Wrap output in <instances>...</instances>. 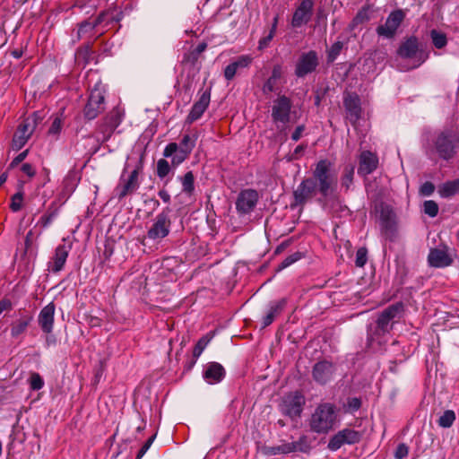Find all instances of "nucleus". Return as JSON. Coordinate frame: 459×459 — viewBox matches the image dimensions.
<instances>
[{
    "instance_id": "nucleus-52",
    "label": "nucleus",
    "mask_w": 459,
    "mask_h": 459,
    "mask_svg": "<svg viewBox=\"0 0 459 459\" xmlns=\"http://www.w3.org/2000/svg\"><path fill=\"white\" fill-rule=\"evenodd\" d=\"M62 130V119L59 117H55L49 129L48 134L57 136Z\"/></svg>"
},
{
    "instance_id": "nucleus-27",
    "label": "nucleus",
    "mask_w": 459,
    "mask_h": 459,
    "mask_svg": "<svg viewBox=\"0 0 459 459\" xmlns=\"http://www.w3.org/2000/svg\"><path fill=\"white\" fill-rule=\"evenodd\" d=\"M428 261L431 266L437 268L446 267L452 264V259L447 254V251L441 248L431 249L428 256Z\"/></svg>"
},
{
    "instance_id": "nucleus-53",
    "label": "nucleus",
    "mask_w": 459,
    "mask_h": 459,
    "mask_svg": "<svg viewBox=\"0 0 459 459\" xmlns=\"http://www.w3.org/2000/svg\"><path fill=\"white\" fill-rule=\"evenodd\" d=\"M277 81L268 78L266 82L264 83L262 91L264 94H269L271 92H274L277 90Z\"/></svg>"
},
{
    "instance_id": "nucleus-38",
    "label": "nucleus",
    "mask_w": 459,
    "mask_h": 459,
    "mask_svg": "<svg viewBox=\"0 0 459 459\" xmlns=\"http://www.w3.org/2000/svg\"><path fill=\"white\" fill-rule=\"evenodd\" d=\"M51 208L52 207H49V210L44 215H42L39 221V223L43 228H48L58 214L57 209L51 210Z\"/></svg>"
},
{
    "instance_id": "nucleus-63",
    "label": "nucleus",
    "mask_w": 459,
    "mask_h": 459,
    "mask_svg": "<svg viewBox=\"0 0 459 459\" xmlns=\"http://www.w3.org/2000/svg\"><path fill=\"white\" fill-rule=\"evenodd\" d=\"M304 130H305V126L301 125V126H297L291 134V139L295 142L299 141L301 138Z\"/></svg>"
},
{
    "instance_id": "nucleus-39",
    "label": "nucleus",
    "mask_w": 459,
    "mask_h": 459,
    "mask_svg": "<svg viewBox=\"0 0 459 459\" xmlns=\"http://www.w3.org/2000/svg\"><path fill=\"white\" fill-rule=\"evenodd\" d=\"M30 388L33 391H38L43 388L44 380L41 376L37 372H32L28 380Z\"/></svg>"
},
{
    "instance_id": "nucleus-64",
    "label": "nucleus",
    "mask_w": 459,
    "mask_h": 459,
    "mask_svg": "<svg viewBox=\"0 0 459 459\" xmlns=\"http://www.w3.org/2000/svg\"><path fill=\"white\" fill-rule=\"evenodd\" d=\"M12 308V302L8 299L0 300V314L4 311L10 310Z\"/></svg>"
},
{
    "instance_id": "nucleus-18",
    "label": "nucleus",
    "mask_w": 459,
    "mask_h": 459,
    "mask_svg": "<svg viewBox=\"0 0 459 459\" xmlns=\"http://www.w3.org/2000/svg\"><path fill=\"white\" fill-rule=\"evenodd\" d=\"M35 128L34 121L25 119L19 126L13 138V147L15 150L22 149L32 134Z\"/></svg>"
},
{
    "instance_id": "nucleus-21",
    "label": "nucleus",
    "mask_w": 459,
    "mask_h": 459,
    "mask_svg": "<svg viewBox=\"0 0 459 459\" xmlns=\"http://www.w3.org/2000/svg\"><path fill=\"white\" fill-rule=\"evenodd\" d=\"M334 368L329 361H319L313 368V378L320 385H325L331 380Z\"/></svg>"
},
{
    "instance_id": "nucleus-37",
    "label": "nucleus",
    "mask_w": 459,
    "mask_h": 459,
    "mask_svg": "<svg viewBox=\"0 0 459 459\" xmlns=\"http://www.w3.org/2000/svg\"><path fill=\"white\" fill-rule=\"evenodd\" d=\"M310 449V445L306 436H301L297 441L292 442V450L294 452L307 453Z\"/></svg>"
},
{
    "instance_id": "nucleus-9",
    "label": "nucleus",
    "mask_w": 459,
    "mask_h": 459,
    "mask_svg": "<svg viewBox=\"0 0 459 459\" xmlns=\"http://www.w3.org/2000/svg\"><path fill=\"white\" fill-rule=\"evenodd\" d=\"M405 14L403 10L398 9L391 12L387 16L385 22L377 26L376 31L379 37L390 39H393L403 21L404 20Z\"/></svg>"
},
{
    "instance_id": "nucleus-36",
    "label": "nucleus",
    "mask_w": 459,
    "mask_h": 459,
    "mask_svg": "<svg viewBox=\"0 0 459 459\" xmlns=\"http://www.w3.org/2000/svg\"><path fill=\"white\" fill-rule=\"evenodd\" d=\"M23 206V192L20 189L17 193L12 195L10 209L13 212H19Z\"/></svg>"
},
{
    "instance_id": "nucleus-51",
    "label": "nucleus",
    "mask_w": 459,
    "mask_h": 459,
    "mask_svg": "<svg viewBox=\"0 0 459 459\" xmlns=\"http://www.w3.org/2000/svg\"><path fill=\"white\" fill-rule=\"evenodd\" d=\"M344 445L343 439L342 438L340 433L338 432L333 437H331L328 443V448L331 451H337Z\"/></svg>"
},
{
    "instance_id": "nucleus-33",
    "label": "nucleus",
    "mask_w": 459,
    "mask_h": 459,
    "mask_svg": "<svg viewBox=\"0 0 459 459\" xmlns=\"http://www.w3.org/2000/svg\"><path fill=\"white\" fill-rule=\"evenodd\" d=\"M182 183V191L187 195H191L195 190V177L192 171H188L184 177H178Z\"/></svg>"
},
{
    "instance_id": "nucleus-29",
    "label": "nucleus",
    "mask_w": 459,
    "mask_h": 459,
    "mask_svg": "<svg viewBox=\"0 0 459 459\" xmlns=\"http://www.w3.org/2000/svg\"><path fill=\"white\" fill-rule=\"evenodd\" d=\"M32 317L28 315H21V316L12 323L11 336L17 338L24 333L30 324Z\"/></svg>"
},
{
    "instance_id": "nucleus-34",
    "label": "nucleus",
    "mask_w": 459,
    "mask_h": 459,
    "mask_svg": "<svg viewBox=\"0 0 459 459\" xmlns=\"http://www.w3.org/2000/svg\"><path fill=\"white\" fill-rule=\"evenodd\" d=\"M430 39L435 48L438 49L443 48L447 44L446 35L437 30L430 31Z\"/></svg>"
},
{
    "instance_id": "nucleus-10",
    "label": "nucleus",
    "mask_w": 459,
    "mask_h": 459,
    "mask_svg": "<svg viewBox=\"0 0 459 459\" xmlns=\"http://www.w3.org/2000/svg\"><path fill=\"white\" fill-rule=\"evenodd\" d=\"M319 65L318 54L315 50L302 53L295 65V75L303 78L316 71Z\"/></svg>"
},
{
    "instance_id": "nucleus-45",
    "label": "nucleus",
    "mask_w": 459,
    "mask_h": 459,
    "mask_svg": "<svg viewBox=\"0 0 459 459\" xmlns=\"http://www.w3.org/2000/svg\"><path fill=\"white\" fill-rule=\"evenodd\" d=\"M423 210L426 214L429 217H436L438 212V205L435 201L429 200L425 201L423 204Z\"/></svg>"
},
{
    "instance_id": "nucleus-55",
    "label": "nucleus",
    "mask_w": 459,
    "mask_h": 459,
    "mask_svg": "<svg viewBox=\"0 0 459 459\" xmlns=\"http://www.w3.org/2000/svg\"><path fill=\"white\" fill-rule=\"evenodd\" d=\"M409 449L408 446L405 444H400L396 447L394 456L396 459H403L408 455Z\"/></svg>"
},
{
    "instance_id": "nucleus-47",
    "label": "nucleus",
    "mask_w": 459,
    "mask_h": 459,
    "mask_svg": "<svg viewBox=\"0 0 459 459\" xmlns=\"http://www.w3.org/2000/svg\"><path fill=\"white\" fill-rule=\"evenodd\" d=\"M253 58L249 55H242L238 56L235 61H233V65L237 68V70L247 68L250 65Z\"/></svg>"
},
{
    "instance_id": "nucleus-19",
    "label": "nucleus",
    "mask_w": 459,
    "mask_h": 459,
    "mask_svg": "<svg viewBox=\"0 0 459 459\" xmlns=\"http://www.w3.org/2000/svg\"><path fill=\"white\" fill-rule=\"evenodd\" d=\"M70 250V245H58L55 250L54 255L48 263V270L53 273H57L62 271L65 264Z\"/></svg>"
},
{
    "instance_id": "nucleus-41",
    "label": "nucleus",
    "mask_w": 459,
    "mask_h": 459,
    "mask_svg": "<svg viewBox=\"0 0 459 459\" xmlns=\"http://www.w3.org/2000/svg\"><path fill=\"white\" fill-rule=\"evenodd\" d=\"M170 172V165L165 159H160L157 161V176L163 179Z\"/></svg>"
},
{
    "instance_id": "nucleus-5",
    "label": "nucleus",
    "mask_w": 459,
    "mask_h": 459,
    "mask_svg": "<svg viewBox=\"0 0 459 459\" xmlns=\"http://www.w3.org/2000/svg\"><path fill=\"white\" fill-rule=\"evenodd\" d=\"M124 114L119 108H113L104 118L101 124L99 125L96 138L99 142H107L121 124Z\"/></svg>"
},
{
    "instance_id": "nucleus-16",
    "label": "nucleus",
    "mask_w": 459,
    "mask_h": 459,
    "mask_svg": "<svg viewBox=\"0 0 459 459\" xmlns=\"http://www.w3.org/2000/svg\"><path fill=\"white\" fill-rule=\"evenodd\" d=\"M139 172L137 169H133L127 178L123 174L120 178V183L116 187L117 196L119 200L126 197L127 195L133 194L139 187L138 181Z\"/></svg>"
},
{
    "instance_id": "nucleus-7",
    "label": "nucleus",
    "mask_w": 459,
    "mask_h": 459,
    "mask_svg": "<svg viewBox=\"0 0 459 459\" xmlns=\"http://www.w3.org/2000/svg\"><path fill=\"white\" fill-rule=\"evenodd\" d=\"M105 97L103 91L97 84L91 91L84 107V117L92 120L105 108Z\"/></svg>"
},
{
    "instance_id": "nucleus-28",
    "label": "nucleus",
    "mask_w": 459,
    "mask_h": 459,
    "mask_svg": "<svg viewBox=\"0 0 459 459\" xmlns=\"http://www.w3.org/2000/svg\"><path fill=\"white\" fill-rule=\"evenodd\" d=\"M343 103L349 119L352 123L356 122L359 119L361 112L359 99L356 95L349 94L344 98Z\"/></svg>"
},
{
    "instance_id": "nucleus-20",
    "label": "nucleus",
    "mask_w": 459,
    "mask_h": 459,
    "mask_svg": "<svg viewBox=\"0 0 459 459\" xmlns=\"http://www.w3.org/2000/svg\"><path fill=\"white\" fill-rule=\"evenodd\" d=\"M359 161L358 173L362 176L371 174L378 165L377 156L369 151H363L359 154Z\"/></svg>"
},
{
    "instance_id": "nucleus-2",
    "label": "nucleus",
    "mask_w": 459,
    "mask_h": 459,
    "mask_svg": "<svg viewBox=\"0 0 459 459\" xmlns=\"http://www.w3.org/2000/svg\"><path fill=\"white\" fill-rule=\"evenodd\" d=\"M459 150V134L453 130H443L432 139L430 152L443 160L454 159Z\"/></svg>"
},
{
    "instance_id": "nucleus-44",
    "label": "nucleus",
    "mask_w": 459,
    "mask_h": 459,
    "mask_svg": "<svg viewBox=\"0 0 459 459\" xmlns=\"http://www.w3.org/2000/svg\"><path fill=\"white\" fill-rule=\"evenodd\" d=\"M99 22H100L99 20H96L94 22H89V21L82 22L79 25V28H78V31H77L78 37L81 38L87 32L91 31L98 25Z\"/></svg>"
},
{
    "instance_id": "nucleus-60",
    "label": "nucleus",
    "mask_w": 459,
    "mask_h": 459,
    "mask_svg": "<svg viewBox=\"0 0 459 459\" xmlns=\"http://www.w3.org/2000/svg\"><path fill=\"white\" fill-rule=\"evenodd\" d=\"M21 170L27 175L29 178H32L36 174V170L33 166L30 163H23L21 167Z\"/></svg>"
},
{
    "instance_id": "nucleus-62",
    "label": "nucleus",
    "mask_w": 459,
    "mask_h": 459,
    "mask_svg": "<svg viewBox=\"0 0 459 459\" xmlns=\"http://www.w3.org/2000/svg\"><path fill=\"white\" fill-rule=\"evenodd\" d=\"M264 453L267 455H282L281 446H268L265 448Z\"/></svg>"
},
{
    "instance_id": "nucleus-46",
    "label": "nucleus",
    "mask_w": 459,
    "mask_h": 459,
    "mask_svg": "<svg viewBox=\"0 0 459 459\" xmlns=\"http://www.w3.org/2000/svg\"><path fill=\"white\" fill-rule=\"evenodd\" d=\"M212 337H209L208 335L202 337L195 346L193 354L195 357L198 358L204 350L206 348L208 343L210 342Z\"/></svg>"
},
{
    "instance_id": "nucleus-17",
    "label": "nucleus",
    "mask_w": 459,
    "mask_h": 459,
    "mask_svg": "<svg viewBox=\"0 0 459 459\" xmlns=\"http://www.w3.org/2000/svg\"><path fill=\"white\" fill-rule=\"evenodd\" d=\"M258 202V193L253 189L242 190L237 199L236 208L240 213H249Z\"/></svg>"
},
{
    "instance_id": "nucleus-61",
    "label": "nucleus",
    "mask_w": 459,
    "mask_h": 459,
    "mask_svg": "<svg viewBox=\"0 0 459 459\" xmlns=\"http://www.w3.org/2000/svg\"><path fill=\"white\" fill-rule=\"evenodd\" d=\"M273 37L274 34L269 32L267 36L262 38L258 42V48L261 50L267 48Z\"/></svg>"
},
{
    "instance_id": "nucleus-57",
    "label": "nucleus",
    "mask_w": 459,
    "mask_h": 459,
    "mask_svg": "<svg viewBox=\"0 0 459 459\" xmlns=\"http://www.w3.org/2000/svg\"><path fill=\"white\" fill-rule=\"evenodd\" d=\"M155 437H156L155 435L152 436L144 443V445L142 446V448L139 450V452L137 454V456H136L137 459H141L146 454V452L149 450V448L151 447L152 444L153 443V441L155 439Z\"/></svg>"
},
{
    "instance_id": "nucleus-26",
    "label": "nucleus",
    "mask_w": 459,
    "mask_h": 459,
    "mask_svg": "<svg viewBox=\"0 0 459 459\" xmlns=\"http://www.w3.org/2000/svg\"><path fill=\"white\" fill-rule=\"evenodd\" d=\"M163 156L172 157V166L178 167L188 158L189 154L187 151L181 150L178 143H170L164 148Z\"/></svg>"
},
{
    "instance_id": "nucleus-48",
    "label": "nucleus",
    "mask_w": 459,
    "mask_h": 459,
    "mask_svg": "<svg viewBox=\"0 0 459 459\" xmlns=\"http://www.w3.org/2000/svg\"><path fill=\"white\" fill-rule=\"evenodd\" d=\"M368 261V251L365 247H360L356 252L355 264L358 267H363Z\"/></svg>"
},
{
    "instance_id": "nucleus-1",
    "label": "nucleus",
    "mask_w": 459,
    "mask_h": 459,
    "mask_svg": "<svg viewBox=\"0 0 459 459\" xmlns=\"http://www.w3.org/2000/svg\"><path fill=\"white\" fill-rule=\"evenodd\" d=\"M341 421V409L333 403L321 402L314 409L308 420V426L313 433L328 434Z\"/></svg>"
},
{
    "instance_id": "nucleus-12",
    "label": "nucleus",
    "mask_w": 459,
    "mask_h": 459,
    "mask_svg": "<svg viewBox=\"0 0 459 459\" xmlns=\"http://www.w3.org/2000/svg\"><path fill=\"white\" fill-rule=\"evenodd\" d=\"M292 107L291 100L285 95L279 96L272 107V118L275 123L282 125L290 121V109Z\"/></svg>"
},
{
    "instance_id": "nucleus-58",
    "label": "nucleus",
    "mask_w": 459,
    "mask_h": 459,
    "mask_svg": "<svg viewBox=\"0 0 459 459\" xmlns=\"http://www.w3.org/2000/svg\"><path fill=\"white\" fill-rule=\"evenodd\" d=\"M435 190V186L431 182H425L420 189V192L422 195L429 196Z\"/></svg>"
},
{
    "instance_id": "nucleus-13",
    "label": "nucleus",
    "mask_w": 459,
    "mask_h": 459,
    "mask_svg": "<svg viewBox=\"0 0 459 459\" xmlns=\"http://www.w3.org/2000/svg\"><path fill=\"white\" fill-rule=\"evenodd\" d=\"M314 10V2L312 0H302L295 9L290 24L292 28H300L309 22Z\"/></svg>"
},
{
    "instance_id": "nucleus-40",
    "label": "nucleus",
    "mask_w": 459,
    "mask_h": 459,
    "mask_svg": "<svg viewBox=\"0 0 459 459\" xmlns=\"http://www.w3.org/2000/svg\"><path fill=\"white\" fill-rule=\"evenodd\" d=\"M361 406V401L357 397H350L347 399L346 403L343 404V409L345 412L353 413L357 411Z\"/></svg>"
},
{
    "instance_id": "nucleus-8",
    "label": "nucleus",
    "mask_w": 459,
    "mask_h": 459,
    "mask_svg": "<svg viewBox=\"0 0 459 459\" xmlns=\"http://www.w3.org/2000/svg\"><path fill=\"white\" fill-rule=\"evenodd\" d=\"M397 53L403 58H415L417 64L412 66L413 68L420 66L429 56L426 52L420 49L416 37H410L403 42Z\"/></svg>"
},
{
    "instance_id": "nucleus-32",
    "label": "nucleus",
    "mask_w": 459,
    "mask_h": 459,
    "mask_svg": "<svg viewBox=\"0 0 459 459\" xmlns=\"http://www.w3.org/2000/svg\"><path fill=\"white\" fill-rule=\"evenodd\" d=\"M343 443L348 445H353L359 443L361 438V434L354 429H344L339 431Z\"/></svg>"
},
{
    "instance_id": "nucleus-14",
    "label": "nucleus",
    "mask_w": 459,
    "mask_h": 459,
    "mask_svg": "<svg viewBox=\"0 0 459 459\" xmlns=\"http://www.w3.org/2000/svg\"><path fill=\"white\" fill-rule=\"evenodd\" d=\"M379 220L382 230L387 237H393L397 230L396 214L387 204L379 206Z\"/></svg>"
},
{
    "instance_id": "nucleus-24",
    "label": "nucleus",
    "mask_w": 459,
    "mask_h": 459,
    "mask_svg": "<svg viewBox=\"0 0 459 459\" xmlns=\"http://www.w3.org/2000/svg\"><path fill=\"white\" fill-rule=\"evenodd\" d=\"M323 203V208L329 213H333L336 216H342L348 213L347 206L343 205L341 200L335 195H328L320 199Z\"/></svg>"
},
{
    "instance_id": "nucleus-4",
    "label": "nucleus",
    "mask_w": 459,
    "mask_h": 459,
    "mask_svg": "<svg viewBox=\"0 0 459 459\" xmlns=\"http://www.w3.org/2000/svg\"><path fill=\"white\" fill-rule=\"evenodd\" d=\"M171 209L166 207L152 220L147 231V238L152 241L160 242L169 236L171 228Z\"/></svg>"
},
{
    "instance_id": "nucleus-43",
    "label": "nucleus",
    "mask_w": 459,
    "mask_h": 459,
    "mask_svg": "<svg viewBox=\"0 0 459 459\" xmlns=\"http://www.w3.org/2000/svg\"><path fill=\"white\" fill-rule=\"evenodd\" d=\"M301 258V254L299 252L293 253L287 256L277 267V272H280L292 264L296 263Z\"/></svg>"
},
{
    "instance_id": "nucleus-30",
    "label": "nucleus",
    "mask_w": 459,
    "mask_h": 459,
    "mask_svg": "<svg viewBox=\"0 0 459 459\" xmlns=\"http://www.w3.org/2000/svg\"><path fill=\"white\" fill-rule=\"evenodd\" d=\"M285 305V300L281 299L277 302L271 303L266 315L262 319V328L269 326L275 317L280 314Z\"/></svg>"
},
{
    "instance_id": "nucleus-22",
    "label": "nucleus",
    "mask_w": 459,
    "mask_h": 459,
    "mask_svg": "<svg viewBox=\"0 0 459 459\" xmlns=\"http://www.w3.org/2000/svg\"><path fill=\"white\" fill-rule=\"evenodd\" d=\"M56 306L53 302L48 303L39 312L38 322L41 330L46 333L53 331Z\"/></svg>"
},
{
    "instance_id": "nucleus-25",
    "label": "nucleus",
    "mask_w": 459,
    "mask_h": 459,
    "mask_svg": "<svg viewBox=\"0 0 459 459\" xmlns=\"http://www.w3.org/2000/svg\"><path fill=\"white\" fill-rule=\"evenodd\" d=\"M224 377L225 369L218 362L209 363L204 370V378L210 385L220 383Z\"/></svg>"
},
{
    "instance_id": "nucleus-35",
    "label": "nucleus",
    "mask_w": 459,
    "mask_h": 459,
    "mask_svg": "<svg viewBox=\"0 0 459 459\" xmlns=\"http://www.w3.org/2000/svg\"><path fill=\"white\" fill-rule=\"evenodd\" d=\"M455 420V413L452 410L446 411L438 419L437 423L442 428H450Z\"/></svg>"
},
{
    "instance_id": "nucleus-31",
    "label": "nucleus",
    "mask_w": 459,
    "mask_h": 459,
    "mask_svg": "<svg viewBox=\"0 0 459 459\" xmlns=\"http://www.w3.org/2000/svg\"><path fill=\"white\" fill-rule=\"evenodd\" d=\"M437 192L442 198H450L459 193V178L443 183L438 186Z\"/></svg>"
},
{
    "instance_id": "nucleus-50",
    "label": "nucleus",
    "mask_w": 459,
    "mask_h": 459,
    "mask_svg": "<svg viewBox=\"0 0 459 459\" xmlns=\"http://www.w3.org/2000/svg\"><path fill=\"white\" fill-rule=\"evenodd\" d=\"M343 43L341 41L334 42L328 51V60L334 61L337 56L340 55L341 50L342 49Z\"/></svg>"
},
{
    "instance_id": "nucleus-56",
    "label": "nucleus",
    "mask_w": 459,
    "mask_h": 459,
    "mask_svg": "<svg viewBox=\"0 0 459 459\" xmlns=\"http://www.w3.org/2000/svg\"><path fill=\"white\" fill-rule=\"evenodd\" d=\"M306 145H303V144H299L298 145L294 151L290 154L289 156V160H298L299 159L304 152H305V149H306Z\"/></svg>"
},
{
    "instance_id": "nucleus-54",
    "label": "nucleus",
    "mask_w": 459,
    "mask_h": 459,
    "mask_svg": "<svg viewBox=\"0 0 459 459\" xmlns=\"http://www.w3.org/2000/svg\"><path fill=\"white\" fill-rule=\"evenodd\" d=\"M237 72H238L237 68L235 67V65L231 62L224 69V77H225V79L227 81H231L235 77Z\"/></svg>"
},
{
    "instance_id": "nucleus-3",
    "label": "nucleus",
    "mask_w": 459,
    "mask_h": 459,
    "mask_svg": "<svg viewBox=\"0 0 459 459\" xmlns=\"http://www.w3.org/2000/svg\"><path fill=\"white\" fill-rule=\"evenodd\" d=\"M314 182L322 197L332 195L337 185V174L328 160H320L313 170Z\"/></svg>"
},
{
    "instance_id": "nucleus-15",
    "label": "nucleus",
    "mask_w": 459,
    "mask_h": 459,
    "mask_svg": "<svg viewBox=\"0 0 459 459\" xmlns=\"http://www.w3.org/2000/svg\"><path fill=\"white\" fill-rule=\"evenodd\" d=\"M318 189L316 184L312 178H306L301 181L293 192L295 204L303 205L312 199Z\"/></svg>"
},
{
    "instance_id": "nucleus-42",
    "label": "nucleus",
    "mask_w": 459,
    "mask_h": 459,
    "mask_svg": "<svg viewBox=\"0 0 459 459\" xmlns=\"http://www.w3.org/2000/svg\"><path fill=\"white\" fill-rule=\"evenodd\" d=\"M195 138L191 137L189 134H185L178 145L181 150L187 151L190 154L194 147L195 146Z\"/></svg>"
},
{
    "instance_id": "nucleus-59",
    "label": "nucleus",
    "mask_w": 459,
    "mask_h": 459,
    "mask_svg": "<svg viewBox=\"0 0 459 459\" xmlns=\"http://www.w3.org/2000/svg\"><path fill=\"white\" fill-rule=\"evenodd\" d=\"M65 190L62 193V197L66 200L70 194L74 191V186L71 183L69 179H65Z\"/></svg>"
},
{
    "instance_id": "nucleus-11",
    "label": "nucleus",
    "mask_w": 459,
    "mask_h": 459,
    "mask_svg": "<svg viewBox=\"0 0 459 459\" xmlns=\"http://www.w3.org/2000/svg\"><path fill=\"white\" fill-rule=\"evenodd\" d=\"M306 400L299 392H293L285 395L281 404V412L290 418L299 417Z\"/></svg>"
},
{
    "instance_id": "nucleus-49",
    "label": "nucleus",
    "mask_w": 459,
    "mask_h": 459,
    "mask_svg": "<svg viewBox=\"0 0 459 459\" xmlns=\"http://www.w3.org/2000/svg\"><path fill=\"white\" fill-rule=\"evenodd\" d=\"M354 168L345 169V172L342 178V186L345 187L346 190L350 188L353 181Z\"/></svg>"
},
{
    "instance_id": "nucleus-6",
    "label": "nucleus",
    "mask_w": 459,
    "mask_h": 459,
    "mask_svg": "<svg viewBox=\"0 0 459 459\" xmlns=\"http://www.w3.org/2000/svg\"><path fill=\"white\" fill-rule=\"evenodd\" d=\"M403 309V304L397 302L383 310L377 320V334L388 333L392 328L393 323L402 317Z\"/></svg>"
},
{
    "instance_id": "nucleus-23",
    "label": "nucleus",
    "mask_w": 459,
    "mask_h": 459,
    "mask_svg": "<svg viewBox=\"0 0 459 459\" xmlns=\"http://www.w3.org/2000/svg\"><path fill=\"white\" fill-rule=\"evenodd\" d=\"M210 99L211 95L210 92L207 91H204L200 95L199 100L193 105L187 116L186 121L188 123H193L203 116V114L209 106Z\"/></svg>"
}]
</instances>
